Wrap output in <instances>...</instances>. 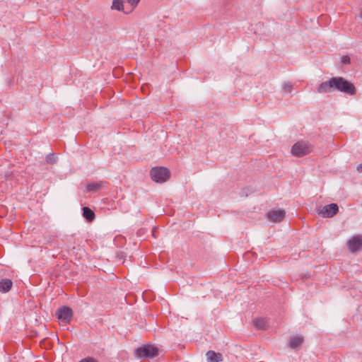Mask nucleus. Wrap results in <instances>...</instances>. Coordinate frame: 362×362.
I'll return each instance as SVG.
<instances>
[{
    "label": "nucleus",
    "instance_id": "f257e3e1",
    "mask_svg": "<svg viewBox=\"0 0 362 362\" xmlns=\"http://www.w3.org/2000/svg\"><path fill=\"white\" fill-rule=\"evenodd\" d=\"M339 91L349 95H354L356 93L354 85L346 79L336 76L329 78L320 84L317 88L319 93Z\"/></svg>",
    "mask_w": 362,
    "mask_h": 362
},
{
    "label": "nucleus",
    "instance_id": "f03ea898",
    "mask_svg": "<svg viewBox=\"0 0 362 362\" xmlns=\"http://www.w3.org/2000/svg\"><path fill=\"white\" fill-rule=\"evenodd\" d=\"M313 146L306 141H298L291 148V153L296 157H303L313 151Z\"/></svg>",
    "mask_w": 362,
    "mask_h": 362
},
{
    "label": "nucleus",
    "instance_id": "7ed1b4c3",
    "mask_svg": "<svg viewBox=\"0 0 362 362\" xmlns=\"http://www.w3.org/2000/svg\"><path fill=\"white\" fill-rule=\"evenodd\" d=\"M151 177L156 182H164L170 177V171L164 167H156L151 170Z\"/></svg>",
    "mask_w": 362,
    "mask_h": 362
},
{
    "label": "nucleus",
    "instance_id": "20e7f679",
    "mask_svg": "<svg viewBox=\"0 0 362 362\" xmlns=\"http://www.w3.org/2000/svg\"><path fill=\"white\" fill-rule=\"evenodd\" d=\"M158 349L152 345H146L136 350V355L140 358H152L158 354Z\"/></svg>",
    "mask_w": 362,
    "mask_h": 362
},
{
    "label": "nucleus",
    "instance_id": "39448f33",
    "mask_svg": "<svg viewBox=\"0 0 362 362\" xmlns=\"http://www.w3.org/2000/svg\"><path fill=\"white\" fill-rule=\"evenodd\" d=\"M339 211V207L337 204H330L324 206L318 210V214L322 218H332Z\"/></svg>",
    "mask_w": 362,
    "mask_h": 362
},
{
    "label": "nucleus",
    "instance_id": "423d86ee",
    "mask_svg": "<svg viewBox=\"0 0 362 362\" xmlns=\"http://www.w3.org/2000/svg\"><path fill=\"white\" fill-rule=\"evenodd\" d=\"M56 315L59 320L65 323H69L73 316V311L70 308L67 306H63L57 310Z\"/></svg>",
    "mask_w": 362,
    "mask_h": 362
},
{
    "label": "nucleus",
    "instance_id": "0eeeda50",
    "mask_svg": "<svg viewBox=\"0 0 362 362\" xmlns=\"http://www.w3.org/2000/svg\"><path fill=\"white\" fill-rule=\"evenodd\" d=\"M349 250L352 252H356L362 248V235H358L351 237L347 242Z\"/></svg>",
    "mask_w": 362,
    "mask_h": 362
},
{
    "label": "nucleus",
    "instance_id": "6e6552de",
    "mask_svg": "<svg viewBox=\"0 0 362 362\" xmlns=\"http://www.w3.org/2000/svg\"><path fill=\"white\" fill-rule=\"evenodd\" d=\"M285 211L281 209L272 210L267 213L266 218L273 223L281 222L285 218Z\"/></svg>",
    "mask_w": 362,
    "mask_h": 362
},
{
    "label": "nucleus",
    "instance_id": "1a4fd4ad",
    "mask_svg": "<svg viewBox=\"0 0 362 362\" xmlns=\"http://www.w3.org/2000/svg\"><path fill=\"white\" fill-rule=\"evenodd\" d=\"M206 356L208 362H221L223 361L222 354L214 351H207Z\"/></svg>",
    "mask_w": 362,
    "mask_h": 362
},
{
    "label": "nucleus",
    "instance_id": "9d476101",
    "mask_svg": "<svg viewBox=\"0 0 362 362\" xmlns=\"http://www.w3.org/2000/svg\"><path fill=\"white\" fill-rule=\"evenodd\" d=\"M303 337L300 336H293L289 341V346L293 349H298L303 342Z\"/></svg>",
    "mask_w": 362,
    "mask_h": 362
},
{
    "label": "nucleus",
    "instance_id": "9b49d317",
    "mask_svg": "<svg viewBox=\"0 0 362 362\" xmlns=\"http://www.w3.org/2000/svg\"><path fill=\"white\" fill-rule=\"evenodd\" d=\"M12 286V281L10 279H3L0 281V291L8 292Z\"/></svg>",
    "mask_w": 362,
    "mask_h": 362
},
{
    "label": "nucleus",
    "instance_id": "f8f14e48",
    "mask_svg": "<svg viewBox=\"0 0 362 362\" xmlns=\"http://www.w3.org/2000/svg\"><path fill=\"white\" fill-rule=\"evenodd\" d=\"M83 216L88 221H92L95 218L94 212L86 206L83 208Z\"/></svg>",
    "mask_w": 362,
    "mask_h": 362
},
{
    "label": "nucleus",
    "instance_id": "ddd939ff",
    "mask_svg": "<svg viewBox=\"0 0 362 362\" xmlns=\"http://www.w3.org/2000/svg\"><path fill=\"white\" fill-rule=\"evenodd\" d=\"M103 182L90 183L87 185V190L89 192H95L103 187Z\"/></svg>",
    "mask_w": 362,
    "mask_h": 362
},
{
    "label": "nucleus",
    "instance_id": "4468645a",
    "mask_svg": "<svg viewBox=\"0 0 362 362\" xmlns=\"http://www.w3.org/2000/svg\"><path fill=\"white\" fill-rule=\"evenodd\" d=\"M254 325L259 329H264L266 327L267 322L264 318H257L254 320Z\"/></svg>",
    "mask_w": 362,
    "mask_h": 362
},
{
    "label": "nucleus",
    "instance_id": "2eb2a0df",
    "mask_svg": "<svg viewBox=\"0 0 362 362\" xmlns=\"http://www.w3.org/2000/svg\"><path fill=\"white\" fill-rule=\"evenodd\" d=\"M123 2L121 0H113L112 8L118 11L123 10Z\"/></svg>",
    "mask_w": 362,
    "mask_h": 362
},
{
    "label": "nucleus",
    "instance_id": "dca6fc26",
    "mask_svg": "<svg viewBox=\"0 0 362 362\" xmlns=\"http://www.w3.org/2000/svg\"><path fill=\"white\" fill-rule=\"evenodd\" d=\"M57 160V156L54 153L49 154L46 156V161L48 163L53 164Z\"/></svg>",
    "mask_w": 362,
    "mask_h": 362
},
{
    "label": "nucleus",
    "instance_id": "f3484780",
    "mask_svg": "<svg viewBox=\"0 0 362 362\" xmlns=\"http://www.w3.org/2000/svg\"><path fill=\"white\" fill-rule=\"evenodd\" d=\"M292 84L290 82H286L283 84V89L286 93H290L292 90Z\"/></svg>",
    "mask_w": 362,
    "mask_h": 362
},
{
    "label": "nucleus",
    "instance_id": "a211bd4d",
    "mask_svg": "<svg viewBox=\"0 0 362 362\" xmlns=\"http://www.w3.org/2000/svg\"><path fill=\"white\" fill-rule=\"evenodd\" d=\"M341 62L344 65H347L350 64V57L347 55L343 56L341 59Z\"/></svg>",
    "mask_w": 362,
    "mask_h": 362
},
{
    "label": "nucleus",
    "instance_id": "6ab92c4d",
    "mask_svg": "<svg viewBox=\"0 0 362 362\" xmlns=\"http://www.w3.org/2000/svg\"><path fill=\"white\" fill-rule=\"evenodd\" d=\"M140 0H128L127 2L132 6L134 8L139 2Z\"/></svg>",
    "mask_w": 362,
    "mask_h": 362
},
{
    "label": "nucleus",
    "instance_id": "aec40b11",
    "mask_svg": "<svg viewBox=\"0 0 362 362\" xmlns=\"http://www.w3.org/2000/svg\"><path fill=\"white\" fill-rule=\"evenodd\" d=\"M80 362H98V361L93 358L88 357V358L82 359Z\"/></svg>",
    "mask_w": 362,
    "mask_h": 362
},
{
    "label": "nucleus",
    "instance_id": "412c9836",
    "mask_svg": "<svg viewBox=\"0 0 362 362\" xmlns=\"http://www.w3.org/2000/svg\"><path fill=\"white\" fill-rule=\"evenodd\" d=\"M357 170L359 172V173H362V163L359 164L357 167Z\"/></svg>",
    "mask_w": 362,
    "mask_h": 362
},
{
    "label": "nucleus",
    "instance_id": "4be33fe9",
    "mask_svg": "<svg viewBox=\"0 0 362 362\" xmlns=\"http://www.w3.org/2000/svg\"><path fill=\"white\" fill-rule=\"evenodd\" d=\"M115 70H116V69H113V70H112V74H113V76H114L115 77H118V75H117V74H115Z\"/></svg>",
    "mask_w": 362,
    "mask_h": 362
}]
</instances>
